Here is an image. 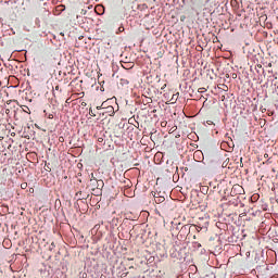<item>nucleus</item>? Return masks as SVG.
<instances>
[{"instance_id":"0eeeda50","label":"nucleus","mask_w":278,"mask_h":278,"mask_svg":"<svg viewBox=\"0 0 278 278\" xmlns=\"http://www.w3.org/2000/svg\"><path fill=\"white\" fill-rule=\"evenodd\" d=\"M21 188H22V190H25V189L27 188V182H23V184L21 185Z\"/></svg>"},{"instance_id":"ddd939ff","label":"nucleus","mask_w":278,"mask_h":278,"mask_svg":"<svg viewBox=\"0 0 278 278\" xmlns=\"http://www.w3.org/2000/svg\"><path fill=\"white\" fill-rule=\"evenodd\" d=\"M224 90L228 91V90H229V87L226 86V89H224Z\"/></svg>"},{"instance_id":"7ed1b4c3","label":"nucleus","mask_w":278,"mask_h":278,"mask_svg":"<svg viewBox=\"0 0 278 278\" xmlns=\"http://www.w3.org/2000/svg\"><path fill=\"white\" fill-rule=\"evenodd\" d=\"M94 181H97V178L94 177V174H91V178H90L91 186H94Z\"/></svg>"},{"instance_id":"9b49d317","label":"nucleus","mask_w":278,"mask_h":278,"mask_svg":"<svg viewBox=\"0 0 278 278\" xmlns=\"http://www.w3.org/2000/svg\"><path fill=\"white\" fill-rule=\"evenodd\" d=\"M125 30V28L124 27H119V31H124Z\"/></svg>"},{"instance_id":"39448f33","label":"nucleus","mask_w":278,"mask_h":278,"mask_svg":"<svg viewBox=\"0 0 278 278\" xmlns=\"http://www.w3.org/2000/svg\"><path fill=\"white\" fill-rule=\"evenodd\" d=\"M23 112H26V114H30L29 106L24 105Z\"/></svg>"},{"instance_id":"f03ea898","label":"nucleus","mask_w":278,"mask_h":278,"mask_svg":"<svg viewBox=\"0 0 278 278\" xmlns=\"http://www.w3.org/2000/svg\"><path fill=\"white\" fill-rule=\"evenodd\" d=\"M121 86H129V79L128 78H122L119 79Z\"/></svg>"},{"instance_id":"dca6fc26","label":"nucleus","mask_w":278,"mask_h":278,"mask_svg":"<svg viewBox=\"0 0 278 278\" xmlns=\"http://www.w3.org/2000/svg\"><path fill=\"white\" fill-rule=\"evenodd\" d=\"M60 142H62V138H60Z\"/></svg>"},{"instance_id":"6e6552de","label":"nucleus","mask_w":278,"mask_h":278,"mask_svg":"<svg viewBox=\"0 0 278 278\" xmlns=\"http://www.w3.org/2000/svg\"><path fill=\"white\" fill-rule=\"evenodd\" d=\"M76 197H78L79 200L84 199V198L81 197V191H78V192L76 193Z\"/></svg>"},{"instance_id":"2eb2a0df","label":"nucleus","mask_w":278,"mask_h":278,"mask_svg":"<svg viewBox=\"0 0 278 278\" xmlns=\"http://www.w3.org/2000/svg\"><path fill=\"white\" fill-rule=\"evenodd\" d=\"M60 142H62V138H60Z\"/></svg>"},{"instance_id":"1a4fd4ad","label":"nucleus","mask_w":278,"mask_h":278,"mask_svg":"<svg viewBox=\"0 0 278 278\" xmlns=\"http://www.w3.org/2000/svg\"><path fill=\"white\" fill-rule=\"evenodd\" d=\"M89 114H90V116H97V115L94 114V112L92 111V109L89 110Z\"/></svg>"},{"instance_id":"f8f14e48","label":"nucleus","mask_w":278,"mask_h":278,"mask_svg":"<svg viewBox=\"0 0 278 278\" xmlns=\"http://www.w3.org/2000/svg\"><path fill=\"white\" fill-rule=\"evenodd\" d=\"M264 157H268V153H265V154H264Z\"/></svg>"},{"instance_id":"9d476101","label":"nucleus","mask_w":278,"mask_h":278,"mask_svg":"<svg viewBox=\"0 0 278 278\" xmlns=\"http://www.w3.org/2000/svg\"><path fill=\"white\" fill-rule=\"evenodd\" d=\"M108 110L114 111V108L113 106H109Z\"/></svg>"},{"instance_id":"4468645a","label":"nucleus","mask_w":278,"mask_h":278,"mask_svg":"<svg viewBox=\"0 0 278 278\" xmlns=\"http://www.w3.org/2000/svg\"><path fill=\"white\" fill-rule=\"evenodd\" d=\"M123 68H128V67H126L125 65H123Z\"/></svg>"},{"instance_id":"20e7f679","label":"nucleus","mask_w":278,"mask_h":278,"mask_svg":"<svg viewBox=\"0 0 278 278\" xmlns=\"http://www.w3.org/2000/svg\"><path fill=\"white\" fill-rule=\"evenodd\" d=\"M165 201L164 197H159L157 200H155L156 203H163Z\"/></svg>"},{"instance_id":"f257e3e1","label":"nucleus","mask_w":278,"mask_h":278,"mask_svg":"<svg viewBox=\"0 0 278 278\" xmlns=\"http://www.w3.org/2000/svg\"><path fill=\"white\" fill-rule=\"evenodd\" d=\"M104 182L103 180L96 179L93 188H103Z\"/></svg>"},{"instance_id":"423d86ee","label":"nucleus","mask_w":278,"mask_h":278,"mask_svg":"<svg viewBox=\"0 0 278 278\" xmlns=\"http://www.w3.org/2000/svg\"><path fill=\"white\" fill-rule=\"evenodd\" d=\"M53 249H55V242H52L49 247V251H53Z\"/></svg>"}]
</instances>
